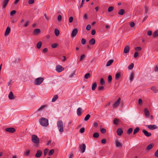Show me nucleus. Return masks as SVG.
Listing matches in <instances>:
<instances>
[{
    "instance_id": "f257e3e1",
    "label": "nucleus",
    "mask_w": 158,
    "mask_h": 158,
    "mask_svg": "<svg viewBox=\"0 0 158 158\" xmlns=\"http://www.w3.org/2000/svg\"><path fill=\"white\" fill-rule=\"evenodd\" d=\"M39 122L41 126L46 127L49 125L48 120L44 118H42L39 120Z\"/></svg>"
},
{
    "instance_id": "f03ea898",
    "label": "nucleus",
    "mask_w": 158,
    "mask_h": 158,
    "mask_svg": "<svg viewBox=\"0 0 158 158\" xmlns=\"http://www.w3.org/2000/svg\"><path fill=\"white\" fill-rule=\"evenodd\" d=\"M57 125L59 131L62 132L64 131L63 123L62 120H58L57 123Z\"/></svg>"
},
{
    "instance_id": "7ed1b4c3",
    "label": "nucleus",
    "mask_w": 158,
    "mask_h": 158,
    "mask_svg": "<svg viewBox=\"0 0 158 158\" xmlns=\"http://www.w3.org/2000/svg\"><path fill=\"white\" fill-rule=\"evenodd\" d=\"M31 141L34 143L38 144L40 143L39 139L35 135H33L31 137Z\"/></svg>"
},
{
    "instance_id": "20e7f679",
    "label": "nucleus",
    "mask_w": 158,
    "mask_h": 158,
    "mask_svg": "<svg viewBox=\"0 0 158 158\" xmlns=\"http://www.w3.org/2000/svg\"><path fill=\"white\" fill-rule=\"evenodd\" d=\"M44 78L43 77H40L36 78L34 81V83L35 85H39L44 81Z\"/></svg>"
},
{
    "instance_id": "39448f33",
    "label": "nucleus",
    "mask_w": 158,
    "mask_h": 158,
    "mask_svg": "<svg viewBox=\"0 0 158 158\" xmlns=\"http://www.w3.org/2000/svg\"><path fill=\"white\" fill-rule=\"evenodd\" d=\"M79 148L81 152L84 153L86 149V146L85 144L83 143L80 145Z\"/></svg>"
},
{
    "instance_id": "423d86ee",
    "label": "nucleus",
    "mask_w": 158,
    "mask_h": 158,
    "mask_svg": "<svg viewBox=\"0 0 158 158\" xmlns=\"http://www.w3.org/2000/svg\"><path fill=\"white\" fill-rule=\"evenodd\" d=\"M64 68L62 66L60 65H57L56 67V70L58 73L64 70Z\"/></svg>"
},
{
    "instance_id": "0eeeda50",
    "label": "nucleus",
    "mask_w": 158,
    "mask_h": 158,
    "mask_svg": "<svg viewBox=\"0 0 158 158\" xmlns=\"http://www.w3.org/2000/svg\"><path fill=\"white\" fill-rule=\"evenodd\" d=\"M6 131L11 133H13L15 131V129L13 127H9L6 128L5 129Z\"/></svg>"
},
{
    "instance_id": "6e6552de",
    "label": "nucleus",
    "mask_w": 158,
    "mask_h": 158,
    "mask_svg": "<svg viewBox=\"0 0 158 158\" xmlns=\"http://www.w3.org/2000/svg\"><path fill=\"white\" fill-rule=\"evenodd\" d=\"M78 32V29L77 28L74 29L72 31L71 36V37H74L76 36Z\"/></svg>"
},
{
    "instance_id": "1a4fd4ad",
    "label": "nucleus",
    "mask_w": 158,
    "mask_h": 158,
    "mask_svg": "<svg viewBox=\"0 0 158 158\" xmlns=\"http://www.w3.org/2000/svg\"><path fill=\"white\" fill-rule=\"evenodd\" d=\"M121 100L120 98H119L117 101L113 104V108H115L118 107L119 104Z\"/></svg>"
},
{
    "instance_id": "9d476101",
    "label": "nucleus",
    "mask_w": 158,
    "mask_h": 158,
    "mask_svg": "<svg viewBox=\"0 0 158 158\" xmlns=\"http://www.w3.org/2000/svg\"><path fill=\"white\" fill-rule=\"evenodd\" d=\"M142 132L143 133L144 135L148 137L151 136L152 135V134L151 133L148 132V131L145 130H143L142 131Z\"/></svg>"
},
{
    "instance_id": "9b49d317",
    "label": "nucleus",
    "mask_w": 158,
    "mask_h": 158,
    "mask_svg": "<svg viewBox=\"0 0 158 158\" xmlns=\"http://www.w3.org/2000/svg\"><path fill=\"white\" fill-rule=\"evenodd\" d=\"M148 129L151 130H153L155 129H156L157 127L155 125H150L148 126Z\"/></svg>"
},
{
    "instance_id": "f8f14e48",
    "label": "nucleus",
    "mask_w": 158,
    "mask_h": 158,
    "mask_svg": "<svg viewBox=\"0 0 158 158\" xmlns=\"http://www.w3.org/2000/svg\"><path fill=\"white\" fill-rule=\"evenodd\" d=\"M115 144L116 147L120 148L122 146V144L117 140H115Z\"/></svg>"
},
{
    "instance_id": "ddd939ff",
    "label": "nucleus",
    "mask_w": 158,
    "mask_h": 158,
    "mask_svg": "<svg viewBox=\"0 0 158 158\" xmlns=\"http://www.w3.org/2000/svg\"><path fill=\"white\" fill-rule=\"evenodd\" d=\"M144 112L145 116L146 118H148L149 116V112L148 109L145 108L144 109Z\"/></svg>"
},
{
    "instance_id": "4468645a",
    "label": "nucleus",
    "mask_w": 158,
    "mask_h": 158,
    "mask_svg": "<svg viewBox=\"0 0 158 158\" xmlns=\"http://www.w3.org/2000/svg\"><path fill=\"white\" fill-rule=\"evenodd\" d=\"M10 0H4L2 3V7L3 8L6 7Z\"/></svg>"
},
{
    "instance_id": "2eb2a0df",
    "label": "nucleus",
    "mask_w": 158,
    "mask_h": 158,
    "mask_svg": "<svg viewBox=\"0 0 158 158\" xmlns=\"http://www.w3.org/2000/svg\"><path fill=\"white\" fill-rule=\"evenodd\" d=\"M10 31V27H8L6 30L5 33V36H7L8 35Z\"/></svg>"
},
{
    "instance_id": "dca6fc26",
    "label": "nucleus",
    "mask_w": 158,
    "mask_h": 158,
    "mask_svg": "<svg viewBox=\"0 0 158 158\" xmlns=\"http://www.w3.org/2000/svg\"><path fill=\"white\" fill-rule=\"evenodd\" d=\"M42 154V152L40 150H38L37 151V153L35 155V156L36 157H39L41 156Z\"/></svg>"
},
{
    "instance_id": "f3484780",
    "label": "nucleus",
    "mask_w": 158,
    "mask_h": 158,
    "mask_svg": "<svg viewBox=\"0 0 158 158\" xmlns=\"http://www.w3.org/2000/svg\"><path fill=\"white\" fill-rule=\"evenodd\" d=\"M41 32V31L40 29L37 28L35 29L34 30L33 34L34 35H37Z\"/></svg>"
},
{
    "instance_id": "a211bd4d",
    "label": "nucleus",
    "mask_w": 158,
    "mask_h": 158,
    "mask_svg": "<svg viewBox=\"0 0 158 158\" xmlns=\"http://www.w3.org/2000/svg\"><path fill=\"white\" fill-rule=\"evenodd\" d=\"M154 144L153 143H151L148 145L146 148V150L148 151L150 150L154 146Z\"/></svg>"
},
{
    "instance_id": "6ab92c4d",
    "label": "nucleus",
    "mask_w": 158,
    "mask_h": 158,
    "mask_svg": "<svg viewBox=\"0 0 158 158\" xmlns=\"http://www.w3.org/2000/svg\"><path fill=\"white\" fill-rule=\"evenodd\" d=\"M8 98L10 99L13 100L15 99L13 94L12 92H10L8 95Z\"/></svg>"
},
{
    "instance_id": "aec40b11",
    "label": "nucleus",
    "mask_w": 158,
    "mask_h": 158,
    "mask_svg": "<svg viewBox=\"0 0 158 158\" xmlns=\"http://www.w3.org/2000/svg\"><path fill=\"white\" fill-rule=\"evenodd\" d=\"M134 74V72H131L129 76V80L130 81H132L133 80Z\"/></svg>"
},
{
    "instance_id": "412c9836",
    "label": "nucleus",
    "mask_w": 158,
    "mask_h": 158,
    "mask_svg": "<svg viewBox=\"0 0 158 158\" xmlns=\"http://www.w3.org/2000/svg\"><path fill=\"white\" fill-rule=\"evenodd\" d=\"M117 134L118 135H121L123 133V131L121 128H118L117 131Z\"/></svg>"
},
{
    "instance_id": "4be33fe9",
    "label": "nucleus",
    "mask_w": 158,
    "mask_h": 158,
    "mask_svg": "<svg viewBox=\"0 0 158 158\" xmlns=\"http://www.w3.org/2000/svg\"><path fill=\"white\" fill-rule=\"evenodd\" d=\"M129 50H130V47L129 46H126V47H125V48L124 49V53H128L129 52Z\"/></svg>"
},
{
    "instance_id": "5701e85b",
    "label": "nucleus",
    "mask_w": 158,
    "mask_h": 158,
    "mask_svg": "<svg viewBox=\"0 0 158 158\" xmlns=\"http://www.w3.org/2000/svg\"><path fill=\"white\" fill-rule=\"evenodd\" d=\"M47 108V106L46 105H44L40 107L38 110L37 111H39L41 110H44L45 108Z\"/></svg>"
},
{
    "instance_id": "b1692460",
    "label": "nucleus",
    "mask_w": 158,
    "mask_h": 158,
    "mask_svg": "<svg viewBox=\"0 0 158 158\" xmlns=\"http://www.w3.org/2000/svg\"><path fill=\"white\" fill-rule=\"evenodd\" d=\"M82 109L81 107L78 108L77 110V114L78 116H80L81 114Z\"/></svg>"
},
{
    "instance_id": "393cba45",
    "label": "nucleus",
    "mask_w": 158,
    "mask_h": 158,
    "mask_svg": "<svg viewBox=\"0 0 158 158\" xmlns=\"http://www.w3.org/2000/svg\"><path fill=\"white\" fill-rule=\"evenodd\" d=\"M97 87V83L95 82L92 84V89L93 90H94Z\"/></svg>"
},
{
    "instance_id": "a878e982",
    "label": "nucleus",
    "mask_w": 158,
    "mask_h": 158,
    "mask_svg": "<svg viewBox=\"0 0 158 158\" xmlns=\"http://www.w3.org/2000/svg\"><path fill=\"white\" fill-rule=\"evenodd\" d=\"M89 44L91 45L94 44H95V40L94 38L91 39L89 41Z\"/></svg>"
},
{
    "instance_id": "bb28decb",
    "label": "nucleus",
    "mask_w": 158,
    "mask_h": 158,
    "mask_svg": "<svg viewBox=\"0 0 158 158\" xmlns=\"http://www.w3.org/2000/svg\"><path fill=\"white\" fill-rule=\"evenodd\" d=\"M121 76V74L120 73H116L115 75V79L116 80H118L120 78Z\"/></svg>"
},
{
    "instance_id": "cd10ccee",
    "label": "nucleus",
    "mask_w": 158,
    "mask_h": 158,
    "mask_svg": "<svg viewBox=\"0 0 158 158\" xmlns=\"http://www.w3.org/2000/svg\"><path fill=\"white\" fill-rule=\"evenodd\" d=\"M55 35L56 36H57L59 35L60 34V31L57 28H56L55 29Z\"/></svg>"
},
{
    "instance_id": "c85d7f7f",
    "label": "nucleus",
    "mask_w": 158,
    "mask_h": 158,
    "mask_svg": "<svg viewBox=\"0 0 158 158\" xmlns=\"http://www.w3.org/2000/svg\"><path fill=\"white\" fill-rule=\"evenodd\" d=\"M113 61L114 60H109L106 64V66H110Z\"/></svg>"
},
{
    "instance_id": "c756f323",
    "label": "nucleus",
    "mask_w": 158,
    "mask_h": 158,
    "mask_svg": "<svg viewBox=\"0 0 158 158\" xmlns=\"http://www.w3.org/2000/svg\"><path fill=\"white\" fill-rule=\"evenodd\" d=\"M151 89L155 93H157L158 92V90L157 89L155 86L152 87Z\"/></svg>"
},
{
    "instance_id": "7c9ffc66",
    "label": "nucleus",
    "mask_w": 158,
    "mask_h": 158,
    "mask_svg": "<svg viewBox=\"0 0 158 158\" xmlns=\"http://www.w3.org/2000/svg\"><path fill=\"white\" fill-rule=\"evenodd\" d=\"M58 98V96L57 95H55L52 99V102H55L57 99Z\"/></svg>"
},
{
    "instance_id": "2f4dec72",
    "label": "nucleus",
    "mask_w": 158,
    "mask_h": 158,
    "mask_svg": "<svg viewBox=\"0 0 158 158\" xmlns=\"http://www.w3.org/2000/svg\"><path fill=\"white\" fill-rule=\"evenodd\" d=\"M42 43L40 41L38 43H37L36 46L38 49H40V48L41 46L42 45Z\"/></svg>"
},
{
    "instance_id": "473e14b6",
    "label": "nucleus",
    "mask_w": 158,
    "mask_h": 158,
    "mask_svg": "<svg viewBox=\"0 0 158 158\" xmlns=\"http://www.w3.org/2000/svg\"><path fill=\"white\" fill-rule=\"evenodd\" d=\"M139 131V128L138 127H136L133 133V135L135 134L136 133H137Z\"/></svg>"
},
{
    "instance_id": "72a5a7b5",
    "label": "nucleus",
    "mask_w": 158,
    "mask_h": 158,
    "mask_svg": "<svg viewBox=\"0 0 158 158\" xmlns=\"http://www.w3.org/2000/svg\"><path fill=\"white\" fill-rule=\"evenodd\" d=\"M124 13V10L123 9H122L120 10L118 12V14L120 15H123Z\"/></svg>"
},
{
    "instance_id": "f704fd0d",
    "label": "nucleus",
    "mask_w": 158,
    "mask_h": 158,
    "mask_svg": "<svg viewBox=\"0 0 158 158\" xmlns=\"http://www.w3.org/2000/svg\"><path fill=\"white\" fill-rule=\"evenodd\" d=\"M158 31H154L153 34V37L156 38V37H158Z\"/></svg>"
},
{
    "instance_id": "c9c22d12",
    "label": "nucleus",
    "mask_w": 158,
    "mask_h": 158,
    "mask_svg": "<svg viewBox=\"0 0 158 158\" xmlns=\"http://www.w3.org/2000/svg\"><path fill=\"white\" fill-rule=\"evenodd\" d=\"M99 136V134L98 132H95L93 135V137L95 138H97Z\"/></svg>"
},
{
    "instance_id": "e433bc0d",
    "label": "nucleus",
    "mask_w": 158,
    "mask_h": 158,
    "mask_svg": "<svg viewBox=\"0 0 158 158\" xmlns=\"http://www.w3.org/2000/svg\"><path fill=\"white\" fill-rule=\"evenodd\" d=\"M54 152V150L53 149H51L49 152L48 155L49 156L52 155Z\"/></svg>"
},
{
    "instance_id": "4c0bfd02",
    "label": "nucleus",
    "mask_w": 158,
    "mask_h": 158,
    "mask_svg": "<svg viewBox=\"0 0 158 158\" xmlns=\"http://www.w3.org/2000/svg\"><path fill=\"white\" fill-rule=\"evenodd\" d=\"M90 117V115L89 114H88L85 116V118H84V120L85 121H87L89 119V118Z\"/></svg>"
},
{
    "instance_id": "58836bf2",
    "label": "nucleus",
    "mask_w": 158,
    "mask_h": 158,
    "mask_svg": "<svg viewBox=\"0 0 158 158\" xmlns=\"http://www.w3.org/2000/svg\"><path fill=\"white\" fill-rule=\"evenodd\" d=\"M133 131V129L132 128H129L127 131V133L128 135H130L131 133H132Z\"/></svg>"
},
{
    "instance_id": "ea45409f",
    "label": "nucleus",
    "mask_w": 158,
    "mask_h": 158,
    "mask_svg": "<svg viewBox=\"0 0 158 158\" xmlns=\"http://www.w3.org/2000/svg\"><path fill=\"white\" fill-rule=\"evenodd\" d=\"M58 46V45L57 43H54L52 44L51 45L52 47L53 48H56Z\"/></svg>"
},
{
    "instance_id": "a19ab883",
    "label": "nucleus",
    "mask_w": 158,
    "mask_h": 158,
    "mask_svg": "<svg viewBox=\"0 0 158 158\" xmlns=\"http://www.w3.org/2000/svg\"><path fill=\"white\" fill-rule=\"evenodd\" d=\"M90 77V74L89 73H87L85 74V78L86 79H88L89 77Z\"/></svg>"
},
{
    "instance_id": "79ce46f5",
    "label": "nucleus",
    "mask_w": 158,
    "mask_h": 158,
    "mask_svg": "<svg viewBox=\"0 0 158 158\" xmlns=\"http://www.w3.org/2000/svg\"><path fill=\"white\" fill-rule=\"evenodd\" d=\"M112 80V76L110 75H109L108 77L107 81L109 82H110Z\"/></svg>"
},
{
    "instance_id": "37998d69",
    "label": "nucleus",
    "mask_w": 158,
    "mask_h": 158,
    "mask_svg": "<svg viewBox=\"0 0 158 158\" xmlns=\"http://www.w3.org/2000/svg\"><path fill=\"white\" fill-rule=\"evenodd\" d=\"M100 83L102 85H104L105 84V82L103 78H101L100 80Z\"/></svg>"
},
{
    "instance_id": "c03bdc74",
    "label": "nucleus",
    "mask_w": 158,
    "mask_h": 158,
    "mask_svg": "<svg viewBox=\"0 0 158 158\" xmlns=\"http://www.w3.org/2000/svg\"><path fill=\"white\" fill-rule=\"evenodd\" d=\"M100 131L102 134H105L106 132V130L105 128H102L100 130Z\"/></svg>"
},
{
    "instance_id": "a18cd8bd",
    "label": "nucleus",
    "mask_w": 158,
    "mask_h": 158,
    "mask_svg": "<svg viewBox=\"0 0 158 158\" xmlns=\"http://www.w3.org/2000/svg\"><path fill=\"white\" fill-rule=\"evenodd\" d=\"M114 9V7L113 6H110L108 9V11L109 12H110L112 11Z\"/></svg>"
},
{
    "instance_id": "49530a36",
    "label": "nucleus",
    "mask_w": 158,
    "mask_h": 158,
    "mask_svg": "<svg viewBox=\"0 0 158 158\" xmlns=\"http://www.w3.org/2000/svg\"><path fill=\"white\" fill-rule=\"evenodd\" d=\"M134 64L133 63H131L128 66V69L129 70L131 69L134 67Z\"/></svg>"
},
{
    "instance_id": "de8ad7c7",
    "label": "nucleus",
    "mask_w": 158,
    "mask_h": 158,
    "mask_svg": "<svg viewBox=\"0 0 158 158\" xmlns=\"http://www.w3.org/2000/svg\"><path fill=\"white\" fill-rule=\"evenodd\" d=\"M119 121V120L118 119H117V118L115 119L114 120V124L115 125L118 124Z\"/></svg>"
},
{
    "instance_id": "09e8293b",
    "label": "nucleus",
    "mask_w": 158,
    "mask_h": 158,
    "mask_svg": "<svg viewBox=\"0 0 158 158\" xmlns=\"http://www.w3.org/2000/svg\"><path fill=\"white\" fill-rule=\"evenodd\" d=\"M85 131V128L84 127H82L79 130V132L81 133H82L84 132Z\"/></svg>"
},
{
    "instance_id": "8fccbe9b",
    "label": "nucleus",
    "mask_w": 158,
    "mask_h": 158,
    "mask_svg": "<svg viewBox=\"0 0 158 158\" xmlns=\"http://www.w3.org/2000/svg\"><path fill=\"white\" fill-rule=\"evenodd\" d=\"M86 40L84 38H82L81 40V43L82 44L84 45L86 43Z\"/></svg>"
},
{
    "instance_id": "3c124183",
    "label": "nucleus",
    "mask_w": 158,
    "mask_h": 158,
    "mask_svg": "<svg viewBox=\"0 0 158 158\" xmlns=\"http://www.w3.org/2000/svg\"><path fill=\"white\" fill-rule=\"evenodd\" d=\"M104 89V87L102 86H98V89L99 91H101L103 90Z\"/></svg>"
},
{
    "instance_id": "603ef678",
    "label": "nucleus",
    "mask_w": 158,
    "mask_h": 158,
    "mask_svg": "<svg viewBox=\"0 0 158 158\" xmlns=\"http://www.w3.org/2000/svg\"><path fill=\"white\" fill-rule=\"evenodd\" d=\"M85 57V55L84 54H82L80 58V61H82Z\"/></svg>"
},
{
    "instance_id": "864d4df0",
    "label": "nucleus",
    "mask_w": 158,
    "mask_h": 158,
    "mask_svg": "<svg viewBox=\"0 0 158 158\" xmlns=\"http://www.w3.org/2000/svg\"><path fill=\"white\" fill-rule=\"evenodd\" d=\"M91 28V26L90 24L88 25L86 27V30L87 31H89Z\"/></svg>"
},
{
    "instance_id": "5fc2aeb1",
    "label": "nucleus",
    "mask_w": 158,
    "mask_h": 158,
    "mask_svg": "<svg viewBox=\"0 0 158 158\" xmlns=\"http://www.w3.org/2000/svg\"><path fill=\"white\" fill-rule=\"evenodd\" d=\"M141 48L140 47H138L135 48V50L136 51H139L141 50Z\"/></svg>"
},
{
    "instance_id": "6e6d98bb",
    "label": "nucleus",
    "mask_w": 158,
    "mask_h": 158,
    "mask_svg": "<svg viewBox=\"0 0 158 158\" xmlns=\"http://www.w3.org/2000/svg\"><path fill=\"white\" fill-rule=\"evenodd\" d=\"M16 11L15 10H12L10 13V16H12L13 15H14L16 13Z\"/></svg>"
},
{
    "instance_id": "4d7b16f0",
    "label": "nucleus",
    "mask_w": 158,
    "mask_h": 158,
    "mask_svg": "<svg viewBox=\"0 0 158 158\" xmlns=\"http://www.w3.org/2000/svg\"><path fill=\"white\" fill-rule=\"evenodd\" d=\"M29 21H27L24 24V27H27L29 25Z\"/></svg>"
},
{
    "instance_id": "13d9d810",
    "label": "nucleus",
    "mask_w": 158,
    "mask_h": 158,
    "mask_svg": "<svg viewBox=\"0 0 158 158\" xmlns=\"http://www.w3.org/2000/svg\"><path fill=\"white\" fill-rule=\"evenodd\" d=\"M73 17L71 16L69 17V22L70 23H71L73 22Z\"/></svg>"
},
{
    "instance_id": "bf43d9fd",
    "label": "nucleus",
    "mask_w": 158,
    "mask_h": 158,
    "mask_svg": "<svg viewBox=\"0 0 158 158\" xmlns=\"http://www.w3.org/2000/svg\"><path fill=\"white\" fill-rule=\"evenodd\" d=\"M48 149H45L44 151V155L46 156L48 153Z\"/></svg>"
},
{
    "instance_id": "052dcab7",
    "label": "nucleus",
    "mask_w": 158,
    "mask_h": 158,
    "mask_svg": "<svg viewBox=\"0 0 158 158\" xmlns=\"http://www.w3.org/2000/svg\"><path fill=\"white\" fill-rule=\"evenodd\" d=\"M30 153V151L29 150H27L25 153V155L26 156H28Z\"/></svg>"
},
{
    "instance_id": "680f3d73",
    "label": "nucleus",
    "mask_w": 158,
    "mask_h": 158,
    "mask_svg": "<svg viewBox=\"0 0 158 158\" xmlns=\"http://www.w3.org/2000/svg\"><path fill=\"white\" fill-rule=\"evenodd\" d=\"M148 12V8L147 7H145V14H147Z\"/></svg>"
},
{
    "instance_id": "e2e57ef3",
    "label": "nucleus",
    "mask_w": 158,
    "mask_h": 158,
    "mask_svg": "<svg viewBox=\"0 0 158 158\" xmlns=\"http://www.w3.org/2000/svg\"><path fill=\"white\" fill-rule=\"evenodd\" d=\"M66 57L64 56H63L61 57V60L63 61H65L66 60Z\"/></svg>"
},
{
    "instance_id": "0e129e2a",
    "label": "nucleus",
    "mask_w": 158,
    "mask_h": 158,
    "mask_svg": "<svg viewBox=\"0 0 158 158\" xmlns=\"http://www.w3.org/2000/svg\"><path fill=\"white\" fill-rule=\"evenodd\" d=\"M34 2V0H29L28 3L29 4H32Z\"/></svg>"
},
{
    "instance_id": "69168bd1",
    "label": "nucleus",
    "mask_w": 158,
    "mask_h": 158,
    "mask_svg": "<svg viewBox=\"0 0 158 158\" xmlns=\"http://www.w3.org/2000/svg\"><path fill=\"white\" fill-rule=\"evenodd\" d=\"M152 31H148L147 32V34L149 36H151L152 35Z\"/></svg>"
},
{
    "instance_id": "338daca9",
    "label": "nucleus",
    "mask_w": 158,
    "mask_h": 158,
    "mask_svg": "<svg viewBox=\"0 0 158 158\" xmlns=\"http://www.w3.org/2000/svg\"><path fill=\"white\" fill-rule=\"evenodd\" d=\"M138 56V53L137 52H135L134 55V57L136 58Z\"/></svg>"
},
{
    "instance_id": "774afa93",
    "label": "nucleus",
    "mask_w": 158,
    "mask_h": 158,
    "mask_svg": "<svg viewBox=\"0 0 158 158\" xmlns=\"http://www.w3.org/2000/svg\"><path fill=\"white\" fill-rule=\"evenodd\" d=\"M155 156L158 157V149H157L155 152Z\"/></svg>"
}]
</instances>
